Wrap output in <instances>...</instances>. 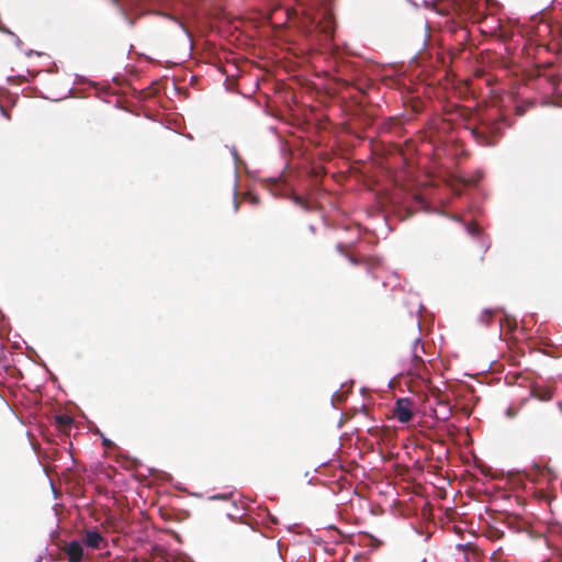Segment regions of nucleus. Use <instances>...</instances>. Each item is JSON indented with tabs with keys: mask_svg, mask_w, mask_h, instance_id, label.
<instances>
[{
	"mask_svg": "<svg viewBox=\"0 0 562 562\" xmlns=\"http://www.w3.org/2000/svg\"><path fill=\"white\" fill-rule=\"evenodd\" d=\"M506 126L505 116L479 115L477 123L473 126L468 125L467 130L479 145L491 147L495 146L503 137Z\"/></svg>",
	"mask_w": 562,
	"mask_h": 562,
	"instance_id": "1",
	"label": "nucleus"
},
{
	"mask_svg": "<svg viewBox=\"0 0 562 562\" xmlns=\"http://www.w3.org/2000/svg\"><path fill=\"white\" fill-rule=\"evenodd\" d=\"M302 15L304 18L303 23L308 30L315 29L326 35V37H331L334 33V21L331 13L327 9H322L317 13L312 12V8L302 7Z\"/></svg>",
	"mask_w": 562,
	"mask_h": 562,
	"instance_id": "2",
	"label": "nucleus"
},
{
	"mask_svg": "<svg viewBox=\"0 0 562 562\" xmlns=\"http://www.w3.org/2000/svg\"><path fill=\"white\" fill-rule=\"evenodd\" d=\"M393 414L400 423H409L414 416L413 402L407 397L398 398L395 402Z\"/></svg>",
	"mask_w": 562,
	"mask_h": 562,
	"instance_id": "3",
	"label": "nucleus"
},
{
	"mask_svg": "<svg viewBox=\"0 0 562 562\" xmlns=\"http://www.w3.org/2000/svg\"><path fill=\"white\" fill-rule=\"evenodd\" d=\"M549 427L562 436V404H558L548 416Z\"/></svg>",
	"mask_w": 562,
	"mask_h": 562,
	"instance_id": "4",
	"label": "nucleus"
},
{
	"mask_svg": "<svg viewBox=\"0 0 562 562\" xmlns=\"http://www.w3.org/2000/svg\"><path fill=\"white\" fill-rule=\"evenodd\" d=\"M68 562H81L83 558V548L78 541H71L64 548Z\"/></svg>",
	"mask_w": 562,
	"mask_h": 562,
	"instance_id": "5",
	"label": "nucleus"
},
{
	"mask_svg": "<svg viewBox=\"0 0 562 562\" xmlns=\"http://www.w3.org/2000/svg\"><path fill=\"white\" fill-rule=\"evenodd\" d=\"M82 542L92 548L101 549V544L105 542L104 538L98 530H87L82 537Z\"/></svg>",
	"mask_w": 562,
	"mask_h": 562,
	"instance_id": "6",
	"label": "nucleus"
},
{
	"mask_svg": "<svg viewBox=\"0 0 562 562\" xmlns=\"http://www.w3.org/2000/svg\"><path fill=\"white\" fill-rule=\"evenodd\" d=\"M551 67H552V64H544V65H542L541 66V70L539 72V76L540 77H544L548 80V82L552 86V88L554 90H558L559 86H560V83L562 81V77L558 72H547V70L549 68H551Z\"/></svg>",
	"mask_w": 562,
	"mask_h": 562,
	"instance_id": "7",
	"label": "nucleus"
},
{
	"mask_svg": "<svg viewBox=\"0 0 562 562\" xmlns=\"http://www.w3.org/2000/svg\"><path fill=\"white\" fill-rule=\"evenodd\" d=\"M348 260L352 263V265H364V266H368L369 268H373V267H376L380 265V261L378 258L375 257H370V256H355V255H346Z\"/></svg>",
	"mask_w": 562,
	"mask_h": 562,
	"instance_id": "8",
	"label": "nucleus"
},
{
	"mask_svg": "<svg viewBox=\"0 0 562 562\" xmlns=\"http://www.w3.org/2000/svg\"><path fill=\"white\" fill-rule=\"evenodd\" d=\"M402 125L401 121L397 117H387L381 123V131L383 132H393L400 128Z\"/></svg>",
	"mask_w": 562,
	"mask_h": 562,
	"instance_id": "9",
	"label": "nucleus"
},
{
	"mask_svg": "<svg viewBox=\"0 0 562 562\" xmlns=\"http://www.w3.org/2000/svg\"><path fill=\"white\" fill-rule=\"evenodd\" d=\"M453 113L465 122H469L473 116V112L469 108L462 105H456Z\"/></svg>",
	"mask_w": 562,
	"mask_h": 562,
	"instance_id": "10",
	"label": "nucleus"
},
{
	"mask_svg": "<svg viewBox=\"0 0 562 562\" xmlns=\"http://www.w3.org/2000/svg\"><path fill=\"white\" fill-rule=\"evenodd\" d=\"M55 419H56L57 425L63 429L70 427V425L72 423L71 417H69L68 415H57L55 417Z\"/></svg>",
	"mask_w": 562,
	"mask_h": 562,
	"instance_id": "11",
	"label": "nucleus"
},
{
	"mask_svg": "<svg viewBox=\"0 0 562 562\" xmlns=\"http://www.w3.org/2000/svg\"><path fill=\"white\" fill-rule=\"evenodd\" d=\"M413 369L414 370V374L416 375H419L420 374V370L424 368V361L423 359L417 356V355H414L413 357Z\"/></svg>",
	"mask_w": 562,
	"mask_h": 562,
	"instance_id": "12",
	"label": "nucleus"
},
{
	"mask_svg": "<svg viewBox=\"0 0 562 562\" xmlns=\"http://www.w3.org/2000/svg\"><path fill=\"white\" fill-rule=\"evenodd\" d=\"M494 312L491 311V310H485L481 316H480V321L481 323H483L485 326H488L490 325V322H491V318L493 316Z\"/></svg>",
	"mask_w": 562,
	"mask_h": 562,
	"instance_id": "13",
	"label": "nucleus"
},
{
	"mask_svg": "<svg viewBox=\"0 0 562 562\" xmlns=\"http://www.w3.org/2000/svg\"><path fill=\"white\" fill-rule=\"evenodd\" d=\"M438 405H441V406H443V407L447 409V412H446V413H445V415L442 416V419H448V418L450 417V415H451V412H452V408H451V406L449 405V403H448V402H446V401H441V400H440V401H438Z\"/></svg>",
	"mask_w": 562,
	"mask_h": 562,
	"instance_id": "14",
	"label": "nucleus"
},
{
	"mask_svg": "<svg viewBox=\"0 0 562 562\" xmlns=\"http://www.w3.org/2000/svg\"><path fill=\"white\" fill-rule=\"evenodd\" d=\"M293 201H294V203H295L296 205H299V206H301V207H303V209H305V210H307V209H308V203H307V201H305L303 198L295 195V196L293 198Z\"/></svg>",
	"mask_w": 562,
	"mask_h": 562,
	"instance_id": "15",
	"label": "nucleus"
},
{
	"mask_svg": "<svg viewBox=\"0 0 562 562\" xmlns=\"http://www.w3.org/2000/svg\"><path fill=\"white\" fill-rule=\"evenodd\" d=\"M297 10L294 8H286V15L289 20L296 19L297 18Z\"/></svg>",
	"mask_w": 562,
	"mask_h": 562,
	"instance_id": "16",
	"label": "nucleus"
},
{
	"mask_svg": "<svg viewBox=\"0 0 562 562\" xmlns=\"http://www.w3.org/2000/svg\"><path fill=\"white\" fill-rule=\"evenodd\" d=\"M535 396L541 398V400H549L551 398V392L550 391H546L543 394H537L536 392H533Z\"/></svg>",
	"mask_w": 562,
	"mask_h": 562,
	"instance_id": "17",
	"label": "nucleus"
},
{
	"mask_svg": "<svg viewBox=\"0 0 562 562\" xmlns=\"http://www.w3.org/2000/svg\"><path fill=\"white\" fill-rule=\"evenodd\" d=\"M249 196V200L252 204H258L259 203V199L257 195H252V194H248Z\"/></svg>",
	"mask_w": 562,
	"mask_h": 562,
	"instance_id": "18",
	"label": "nucleus"
},
{
	"mask_svg": "<svg viewBox=\"0 0 562 562\" xmlns=\"http://www.w3.org/2000/svg\"><path fill=\"white\" fill-rule=\"evenodd\" d=\"M234 195H235V198H234V207H235V211H237L239 209V202L237 200V191L236 190L234 191Z\"/></svg>",
	"mask_w": 562,
	"mask_h": 562,
	"instance_id": "19",
	"label": "nucleus"
},
{
	"mask_svg": "<svg viewBox=\"0 0 562 562\" xmlns=\"http://www.w3.org/2000/svg\"><path fill=\"white\" fill-rule=\"evenodd\" d=\"M114 7L116 8H120L121 9V2L120 0H109Z\"/></svg>",
	"mask_w": 562,
	"mask_h": 562,
	"instance_id": "20",
	"label": "nucleus"
},
{
	"mask_svg": "<svg viewBox=\"0 0 562 562\" xmlns=\"http://www.w3.org/2000/svg\"><path fill=\"white\" fill-rule=\"evenodd\" d=\"M103 445H104L105 447H108V448H110V447H112V446H113V443H112L109 439H104V440H103Z\"/></svg>",
	"mask_w": 562,
	"mask_h": 562,
	"instance_id": "21",
	"label": "nucleus"
},
{
	"mask_svg": "<svg viewBox=\"0 0 562 562\" xmlns=\"http://www.w3.org/2000/svg\"><path fill=\"white\" fill-rule=\"evenodd\" d=\"M337 250L342 254V255H346L345 251H344V246L341 244L337 245Z\"/></svg>",
	"mask_w": 562,
	"mask_h": 562,
	"instance_id": "22",
	"label": "nucleus"
},
{
	"mask_svg": "<svg viewBox=\"0 0 562 562\" xmlns=\"http://www.w3.org/2000/svg\"><path fill=\"white\" fill-rule=\"evenodd\" d=\"M214 499H227L228 497L226 495H216L213 496Z\"/></svg>",
	"mask_w": 562,
	"mask_h": 562,
	"instance_id": "23",
	"label": "nucleus"
},
{
	"mask_svg": "<svg viewBox=\"0 0 562 562\" xmlns=\"http://www.w3.org/2000/svg\"><path fill=\"white\" fill-rule=\"evenodd\" d=\"M515 414H516V413H515L512 408H508V409H507V415H508L509 417H514V416H515Z\"/></svg>",
	"mask_w": 562,
	"mask_h": 562,
	"instance_id": "24",
	"label": "nucleus"
},
{
	"mask_svg": "<svg viewBox=\"0 0 562 562\" xmlns=\"http://www.w3.org/2000/svg\"><path fill=\"white\" fill-rule=\"evenodd\" d=\"M419 344V338L415 339V345L417 346Z\"/></svg>",
	"mask_w": 562,
	"mask_h": 562,
	"instance_id": "25",
	"label": "nucleus"
}]
</instances>
